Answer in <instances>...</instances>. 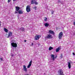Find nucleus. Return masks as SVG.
Returning a JSON list of instances; mask_svg holds the SVG:
<instances>
[{"label":"nucleus","instance_id":"20e7f679","mask_svg":"<svg viewBox=\"0 0 75 75\" xmlns=\"http://www.w3.org/2000/svg\"><path fill=\"white\" fill-rule=\"evenodd\" d=\"M62 36H63V33L62 32H60L59 34L58 38L59 39H61Z\"/></svg>","mask_w":75,"mask_h":75},{"label":"nucleus","instance_id":"4468645a","mask_svg":"<svg viewBox=\"0 0 75 75\" xmlns=\"http://www.w3.org/2000/svg\"><path fill=\"white\" fill-rule=\"evenodd\" d=\"M68 67L69 69H70L71 68V63H70V62H68Z\"/></svg>","mask_w":75,"mask_h":75},{"label":"nucleus","instance_id":"f257e3e1","mask_svg":"<svg viewBox=\"0 0 75 75\" xmlns=\"http://www.w3.org/2000/svg\"><path fill=\"white\" fill-rule=\"evenodd\" d=\"M31 7H30V5H28L26 6V11L28 13V12H30L31 11Z\"/></svg>","mask_w":75,"mask_h":75},{"label":"nucleus","instance_id":"6ab92c4d","mask_svg":"<svg viewBox=\"0 0 75 75\" xmlns=\"http://www.w3.org/2000/svg\"><path fill=\"white\" fill-rule=\"evenodd\" d=\"M53 47H50L49 48V51H51V50H53Z\"/></svg>","mask_w":75,"mask_h":75},{"label":"nucleus","instance_id":"2eb2a0df","mask_svg":"<svg viewBox=\"0 0 75 75\" xmlns=\"http://www.w3.org/2000/svg\"><path fill=\"white\" fill-rule=\"evenodd\" d=\"M61 50V48L59 47H58L56 49V52H59V51Z\"/></svg>","mask_w":75,"mask_h":75},{"label":"nucleus","instance_id":"f03ea898","mask_svg":"<svg viewBox=\"0 0 75 75\" xmlns=\"http://www.w3.org/2000/svg\"><path fill=\"white\" fill-rule=\"evenodd\" d=\"M58 72L59 74L60 75H64V72L62 71V69H60L58 71Z\"/></svg>","mask_w":75,"mask_h":75},{"label":"nucleus","instance_id":"39448f33","mask_svg":"<svg viewBox=\"0 0 75 75\" xmlns=\"http://www.w3.org/2000/svg\"><path fill=\"white\" fill-rule=\"evenodd\" d=\"M35 4L37 5L38 4V3L37 2V1H35V0H31V4Z\"/></svg>","mask_w":75,"mask_h":75},{"label":"nucleus","instance_id":"1a4fd4ad","mask_svg":"<svg viewBox=\"0 0 75 75\" xmlns=\"http://www.w3.org/2000/svg\"><path fill=\"white\" fill-rule=\"evenodd\" d=\"M12 35H13V33L10 31L8 33V38H9V37H11V36H12Z\"/></svg>","mask_w":75,"mask_h":75},{"label":"nucleus","instance_id":"f8f14e48","mask_svg":"<svg viewBox=\"0 0 75 75\" xmlns=\"http://www.w3.org/2000/svg\"><path fill=\"white\" fill-rule=\"evenodd\" d=\"M49 33L50 34H55V33H54L53 31L51 30H50L49 31Z\"/></svg>","mask_w":75,"mask_h":75},{"label":"nucleus","instance_id":"4be33fe9","mask_svg":"<svg viewBox=\"0 0 75 75\" xmlns=\"http://www.w3.org/2000/svg\"><path fill=\"white\" fill-rule=\"evenodd\" d=\"M54 13V11H53L52 12V13L51 14H53Z\"/></svg>","mask_w":75,"mask_h":75},{"label":"nucleus","instance_id":"c756f323","mask_svg":"<svg viewBox=\"0 0 75 75\" xmlns=\"http://www.w3.org/2000/svg\"><path fill=\"white\" fill-rule=\"evenodd\" d=\"M0 59L1 61H3V59H2V58H0Z\"/></svg>","mask_w":75,"mask_h":75},{"label":"nucleus","instance_id":"7c9ffc66","mask_svg":"<svg viewBox=\"0 0 75 75\" xmlns=\"http://www.w3.org/2000/svg\"><path fill=\"white\" fill-rule=\"evenodd\" d=\"M60 57H61V58H62L63 57L62 56H60Z\"/></svg>","mask_w":75,"mask_h":75},{"label":"nucleus","instance_id":"dca6fc26","mask_svg":"<svg viewBox=\"0 0 75 75\" xmlns=\"http://www.w3.org/2000/svg\"><path fill=\"white\" fill-rule=\"evenodd\" d=\"M54 54H51V57L52 58L53 61H54L55 60V57H54Z\"/></svg>","mask_w":75,"mask_h":75},{"label":"nucleus","instance_id":"412c9836","mask_svg":"<svg viewBox=\"0 0 75 75\" xmlns=\"http://www.w3.org/2000/svg\"><path fill=\"white\" fill-rule=\"evenodd\" d=\"M34 9H35V10H36V8H37V7H36V6L34 7Z\"/></svg>","mask_w":75,"mask_h":75},{"label":"nucleus","instance_id":"2f4dec72","mask_svg":"<svg viewBox=\"0 0 75 75\" xmlns=\"http://www.w3.org/2000/svg\"><path fill=\"white\" fill-rule=\"evenodd\" d=\"M73 55H75V53L73 52Z\"/></svg>","mask_w":75,"mask_h":75},{"label":"nucleus","instance_id":"423d86ee","mask_svg":"<svg viewBox=\"0 0 75 75\" xmlns=\"http://www.w3.org/2000/svg\"><path fill=\"white\" fill-rule=\"evenodd\" d=\"M45 38L46 39H47L48 38H53V37L51 35H47V36L45 37Z\"/></svg>","mask_w":75,"mask_h":75},{"label":"nucleus","instance_id":"393cba45","mask_svg":"<svg viewBox=\"0 0 75 75\" xmlns=\"http://www.w3.org/2000/svg\"><path fill=\"white\" fill-rule=\"evenodd\" d=\"M11 1V0H8V3H10Z\"/></svg>","mask_w":75,"mask_h":75},{"label":"nucleus","instance_id":"7ed1b4c3","mask_svg":"<svg viewBox=\"0 0 75 75\" xmlns=\"http://www.w3.org/2000/svg\"><path fill=\"white\" fill-rule=\"evenodd\" d=\"M40 37H41V35H37L35 36V40H38L40 38Z\"/></svg>","mask_w":75,"mask_h":75},{"label":"nucleus","instance_id":"473e14b6","mask_svg":"<svg viewBox=\"0 0 75 75\" xmlns=\"http://www.w3.org/2000/svg\"><path fill=\"white\" fill-rule=\"evenodd\" d=\"M24 41L25 42H26V41H27V40H24Z\"/></svg>","mask_w":75,"mask_h":75},{"label":"nucleus","instance_id":"0eeeda50","mask_svg":"<svg viewBox=\"0 0 75 75\" xmlns=\"http://www.w3.org/2000/svg\"><path fill=\"white\" fill-rule=\"evenodd\" d=\"M11 45H12L13 47H14L15 48L17 47V45L16 43H14V42L11 43Z\"/></svg>","mask_w":75,"mask_h":75},{"label":"nucleus","instance_id":"f3484780","mask_svg":"<svg viewBox=\"0 0 75 75\" xmlns=\"http://www.w3.org/2000/svg\"><path fill=\"white\" fill-rule=\"evenodd\" d=\"M18 12L19 14H23V12L21 10L19 11Z\"/></svg>","mask_w":75,"mask_h":75},{"label":"nucleus","instance_id":"c85d7f7f","mask_svg":"<svg viewBox=\"0 0 75 75\" xmlns=\"http://www.w3.org/2000/svg\"><path fill=\"white\" fill-rule=\"evenodd\" d=\"M73 24L74 25H75V22L73 23Z\"/></svg>","mask_w":75,"mask_h":75},{"label":"nucleus","instance_id":"9b49d317","mask_svg":"<svg viewBox=\"0 0 75 75\" xmlns=\"http://www.w3.org/2000/svg\"><path fill=\"white\" fill-rule=\"evenodd\" d=\"M15 8L16 11H18L20 9V7L18 6H16Z\"/></svg>","mask_w":75,"mask_h":75},{"label":"nucleus","instance_id":"ddd939ff","mask_svg":"<svg viewBox=\"0 0 75 75\" xmlns=\"http://www.w3.org/2000/svg\"><path fill=\"white\" fill-rule=\"evenodd\" d=\"M44 25L46 27H48V26H49V25H50V24H49L48 23H45Z\"/></svg>","mask_w":75,"mask_h":75},{"label":"nucleus","instance_id":"f704fd0d","mask_svg":"<svg viewBox=\"0 0 75 75\" xmlns=\"http://www.w3.org/2000/svg\"><path fill=\"white\" fill-rule=\"evenodd\" d=\"M13 1H16V0H13Z\"/></svg>","mask_w":75,"mask_h":75},{"label":"nucleus","instance_id":"b1692460","mask_svg":"<svg viewBox=\"0 0 75 75\" xmlns=\"http://www.w3.org/2000/svg\"><path fill=\"white\" fill-rule=\"evenodd\" d=\"M15 13H16V14L17 13H18V12L16 11H15Z\"/></svg>","mask_w":75,"mask_h":75},{"label":"nucleus","instance_id":"cd10ccee","mask_svg":"<svg viewBox=\"0 0 75 75\" xmlns=\"http://www.w3.org/2000/svg\"><path fill=\"white\" fill-rule=\"evenodd\" d=\"M33 45H34V43H32L31 46H33Z\"/></svg>","mask_w":75,"mask_h":75},{"label":"nucleus","instance_id":"5701e85b","mask_svg":"<svg viewBox=\"0 0 75 75\" xmlns=\"http://www.w3.org/2000/svg\"><path fill=\"white\" fill-rule=\"evenodd\" d=\"M21 29H22V30H23V31H24V30H25L24 28H22Z\"/></svg>","mask_w":75,"mask_h":75},{"label":"nucleus","instance_id":"6e6552de","mask_svg":"<svg viewBox=\"0 0 75 75\" xmlns=\"http://www.w3.org/2000/svg\"><path fill=\"white\" fill-rule=\"evenodd\" d=\"M32 64V60H31L29 62V65L27 66V68H30V67L31 66V64Z\"/></svg>","mask_w":75,"mask_h":75},{"label":"nucleus","instance_id":"aec40b11","mask_svg":"<svg viewBox=\"0 0 75 75\" xmlns=\"http://www.w3.org/2000/svg\"><path fill=\"white\" fill-rule=\"evenodd\" d=\"M45 18L44 19V21H47V17H45Z\"/></svg>","mask_w":75,"mask_h":75},{"label":"nucleus","instance_id":"bb28decb","mask_svg":"<svg viewBox=\"0 0 75 75\" xmlns=\"http://www.w3.org/2000/svg\"><path fill=\"white\" fill-rule=\"evenodd\" d=\"M57 56H56V57H54V58L55 59H56V58H57Z\"/></svg>","mask_w":75,"mask_h":75},{"label":"nucleus","instance_id":"9d476101","mask_svg":"<svg viewBox=\"0 0 75 75\" xmlns=\"http://www.w3.org/2000/svg\"><path fill=\"white\" fill-rule=\"evenodd\" d=\"M23 68L24 71L26 72H27V68H26V66H25V65L23 66Z\"/></svg>","mask_w":75,"mask_h":75},{"label":"nucleus","instance_id":"72a5a7b5","mask_svg":"<svg viewBox=\"0 0 75 75\" xmlns=\"http://www.w3.org/2000/svg\"><path fill=\"white\" fill-rule=\"evenodd\" d=\"M60 55L61 56H62V54H61Z\"/></svg>","mask_w":75,"mask_h":75},{"label":"nucleus","instance_id":"a878e982","mask_svg":"<svg viewBox=\"0 0 75 75\" xmlns=\"http://www.w3.org/2000/svg\"><path fill=\"white\" fill-rule=\"evenodd\" d=\"M58 3H60L61 2V1H60V0H58Z\"/></svg>","mask_w":75,"mask_h":75},{"label":"nucleus","instance_id":"a211bd4d","mask_svg":"<svg viewBox=\"0 0 75 75\" xmlns=\"http://www.w3.org/2000/svg\"><path fill=\"white\" fill-rule=\"evenodd\" d=\"M4 31H5V32L7 33H8V30L5 28H4Z\"/></svg>","mask_w":75,"mask_h":75}]
</instances>
